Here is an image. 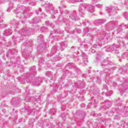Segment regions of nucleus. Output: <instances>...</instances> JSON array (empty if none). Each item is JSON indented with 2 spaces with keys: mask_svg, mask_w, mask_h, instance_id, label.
Instances as JSON below:
<instances>
[{
  "mask_svg": "<svg viewBox=\"0 0 128 128\" xmlns=\"http://www.w3.org/2000/svg\"><path fill=\"white\" fill-rule=\"evenodd\" d=\"M70 18L73 20H76V12H71L70 16Z\"/></svg>",
  "mask_w": 128,
  "mask_h": 128,
  "instance_id": "nucleus-10",
  "label": "nucleus"
},
{
  "mask_svg": "<svg viewBox=\"0 0 128 128\" xmlns=\"http://www.w3.org/2000/svg\"><path fill=\"white\" fill-rule=\"evenodd\" d=\"M12 31L10 29H8L4 32V34L6 36H10V34H12Z\"/></svg>",
  "mask_w": 128,
  "mask_h": 128,
  "instance_id": "nucleus-13",
  "label": "nucleus"
},
{
  "mask_svg": "<svg viewBox=\"0 0 128 128\" xmlns=\"http://www.w3.org/2000/svg\"><path fill=\"white\" fill-rule=\"evenodd\" d=\"M46 29H45V28H44V27H42L41 28V31L42 32H44V30H45Z\"/></svg>",
  "mask_w": 128,
  "mask_h": 128,
  "instance_id": "nucleus-29",
  "label": "nucleus"
},
{
  "mask_svg": "<svg viewBox=\"0 0 128 128\" xmlns=\"http://www.w3.org/2000/svg\"><path fill=\"white\" fill-rule=\"evenodd\" d=\"M118 24V22L116 21H111L108 24L106 25V26L107 28H110V30H112L114 28V26H116Z\"/></svg>",
  "mask_w": 128,
  "mask_h": 128,
  "instance_id": "nucleus-6",
  "label": "nucleus"
},
{
  "mask_svg": "<svg viewBox=\"0 0 128 128\" xmlns=\"http://www.w3.org/2000/svg\"><path fill=\"white\" fill-rule=\"evenodd\" d=\"M101 66L103 68H108L110 66H112V62L107 58L101 62Z\"/></svg>",
  "mask_w": 128,
  "mask_h": 128,
  "instance_id": "nucleus-4",
  "label": "nucleus"
},
{
  "mask_svg": "<svg viewBox=\"0 0 128 128\" xmlns=\"http://www.w3.org/2000/svg\"><path fill=\"white\" fill-rule=\"evenodd\" d=\"M41 2L44 0V3L42 4L46 7V10L47 12H50V14H54V12H58V10L56 9H54L52 5L50 4L48 2L46 1V0H40Z\"/></svg>",
  "mask_w": 128,
  "mask_h": 128,
  "instance_id": "nucleus-2",
  "label": "nucleus"
},
{
  "mask_svg": "<svg viewBox=\"0 0 128 128\" xmlns=\"http://www.w3.org/2000/svg\"><path fill=\"white\" fill-rule=\"evenodd\" d=\"M126 67L127 72H128V63L126 64Z\"/></svg>",
  "mask_w": 128,
  "mask_h": 128,
  "instance_id": "nucleus-32",
  "label": "nucleus"
},
{
  "mask_svg": "<svg viewBox=\"0 0 128 128\" xmlns=\"http://www.w3.org/2000/svg\"><path fill=\"white\" fill-rule=\"evenodd\" d=\"M96 7L98 8H102V4H97L96 5Z\"/></svg>",
  "mask_w": 128,
  "mask_h": 128,
  "instance_id": "nucleus-23",
  "label": "nucleus"
},
{
  "mask_svg": "<svg viewBox=\"0 0 128 128\" xmlns=\"http://www.w3.org/2000/svg\"><path fill=\"white\" fill-rule=\"evenodd\" d=\"M65 14H70V11L66 10L64 12Z\"/></svg>",
  "mask_w": 128,
  "mask_h": 128,
  "instance_id": "nucleus-30",
  "label": "nucleus"
},
{
  "mask_svg": "<svg viewBox=\"0 0 128 128\" xmlns=\"http://www.w3.org/2000/svg\"><path fill=\"white\" fill-rule=\"evenodd\" d=\"M33 24H38V22H36V21H34L32 22Z\"/></svg>",
  "mask_w": 128,
  "mask_h": 128,
  "instance_id": "nucleus-33",
  "label": "nucleus"
},
{
  "mask_svg": "<svg viewBox=\"0 0 128 128\" xmlns=\"http://www.w3.org/2000/svg\"><path fill=\"white\" fill-rule=\"evenodd\" d=\"M52 72H46V75L48 76H50Z\"/></svg>",
  "mask_w": 128,
  "mask_h": 128,
  "instance_id": "nucleus-26",
  "label": "nucleus"
},
{
  "mask_svg": "<svg viewBox=\"0 0 128 128\" xmlns=\"http://www.w3.org/2000/svg\"><path fill=\"white\" fill-rule=\"evenodd\" d=\"M93 47L94 48H100L102 47V44H94L93 46Z\"/></svg>",
  "mask_w": 128,
  "mask_h": 128,
  "instance_id": "nucleus-19",
  "label": "nucleus"
},
{
  "mask_svg": "<svg viewBox=\"0 0 128 128\" xmlns=\"http://www.w3.org/2000/svg\"><path fill=\"white\" fill-rule=\"evenodd\" d=\"M52 60V61L56 62H58V60H60V58L58 56H56L55 57L53 58Z\"/></svg>",
  "mask_w": 128,
  "mask_h": 128,
  "instance_id": "nucleus-18",
  "label": "nucleus"
},
{
  "mask_svg": "<svg viewBox=\"0 0 128 128\" xmlns=\"http://www.w3.org/2000/svg\"><path fill=\"white\" fill-rule=\"evenodd\" d=\"M57 50H58V48L54 46L52 48L51 52L52 54H56V52Z\"/></svg>",
  "mask_w": 128,
  "mask_h": 128,
  "instance_id": "nucleus-15",
  "label": "nucleus"
},
{
  "mask_svg": "<svg viewBox=\"0 0 128 128\" xmlns=\"http://www.w3.org/2000/svg\"><path fill=\"white\" fill-rule=\"evenodd\" d=\"M106 22V20L105 19L104 20L97 19L94 20V24H96V26H100V24H104Z\"/></svg>",
  "mask_w": 128,
  "mask_h": 128,
  "instance_id": "nucleus-7",
  "label": "nucleus"
},
{
  "mask_svg": "<svg viewBox=\"0 0 128 128\" xmlns=\"http://www.w3.org/2000/svg\"><path fill=\"white\" fill-rule=\"evenodd\" d=\"M69 2L72 4H76V2H82V0H68Z\"/></svg>",
  "mask_w": 128,
  "mask_h": 128,
  "instance_id": "nucleus-16",
  "label": "nucleus"
},
{
  "mask_svg": "<svg viewBox=\"0 0 128 128\" xmlns=\"http://www.w3.org/2000/svg\"><path fill=\"white\" fill-rule=\"evenodd\" d=\"M30 74H32V76L36 74V66H33L30 68Z\"/></svg>",
  "mask_w": 128,
  "mask_h": 128,
  "instance_id": "nucleus-9",
  "label": "nucleus"
},
{
  "mask_svg": "<svg viewBox=\"0 0 128 128\" xmlns=\"http://www.w3.org/2000/svg\"><path fill=\"white\" fill-rule=\"evenodd\" d=\"M118 110V108H116V110Z\"/></svg>",
  "mask_w": 128,
  "mask_h": 128,
  "instance_id": "nucleus-42",
  "label": "nucleus"
},
{
  "mask_svg": "<svg viewBox=\"0 0 128 128\" xmlns=\"http://www.w3.org/2000/svg\"><path fill=\"white\" fill-rule=\"evenodd\" d=\"M2 22V18H0V22Z\"/></svg>",
  "mask_w": 128,
  "mask_h": 128,
  "instance_id": "nucleus-35",
  "label": "nucleus"
},
{
  "mask_svg": "<svg viewBox=\"0 0 128 128\" xmlns=\"http://www.w3.org/2000/svg\"><path fill=\"white\" fill-rule=\"evenodd\" d=\"M84 32H85V34H87L88 33V32H86V30H84Z\"/></svg>",
  "mask_w": 128,
  "mask_h": 128,
  "instance_id": "nucleus-40",
  "label": "nucleus"
},
{
  "mask_svg": "<svg viewBox=\"0 0 128 128\" xmlns=\"http://www.w3.org/2000/svg\"><path fill=\"white\" fill-rule=\"evenodd\" d=\"M125 26L126 28H128V24L125 25Z\"/></svg>",
  "mask_w": 128,
  "mask_h": 128,
  "instance_id": "nucleus-36",
  "label": "nucleus"
},
{
  "mask_svg": "<svg viewBox=\"0 0 128 128\" xmlns=\"http://www.w3.org/2000/svg\"><path fill=\"white\" fill-rule=\"evenodd\" d=\"M37 48L39 52H44V50H46V45L41 44L40 46Z\"/></svg>",
  "mask_w": 128,
  "mask_h": 128,
  "instance_id": "nucleus-12",
  "label": "nucleus"
},
{
  "mask_svg": "<svg viewBox=\"0 0 128 128\" xmlns=\"http://www.w3.org/2000/svg\"><path fill=\"white\" fill-rule=\"evenodd\" d=\"M102 40H104V38H102Z\"/></svg>",
  "mask_w": 128,
  "mask_h": 128,
  "instance_id": "nucleus-46",
  "label": "nucleus"
},
{
  "mask_svg": "<svg viewBox=\"0 0 128 128\" xmlns=\"http://www.w3.org/2000/svg\"><path fill=\"white\" fill-rule=\"evenodd\" d=\"M99 56H100V54H97V56H96V58L98 60V58Z\"/></svg>",
  "mask_w": 128,
  "mask_h": 128,
  "instance_id": "nucleus-31",
  "label": "nucleus"
},
{
  "mask_svg": "<svg viewBox=\"0 0 128 128\" xmlns=\"http://www.w3.org/2000/svg\"><path fill=\"white\" fill-rule=\"evenodd\" d=\"M42 40V35H40L38 37V40Z\"/></svg>",
  "mask_w": 128,
  "mask_h": 128,
  "instance_id": "nucleus-24",
  "label": "nucleus"
},
{
  "mask_svg": "<svg viewBox=\"0 0 128 128\" xmlns=\"http://www.w3.org/2000/svg\"><path fill=\"white\" fill-rule=\"evenodd\" d=\"M92 52L94 53V51H92Z\"/></svg>",
  "mask_w": 128,
  "mask_h": 128,
  "instance_id": "nucleus-44",
  "label": "nucleus"
},
{
  "mask_svg": "<svg viewBox=\"0 0 128 128\" xmlns=\"http://www.w3.org/2000/svg\"><path fill=\"white\" fill-rule=\"evenodd\" d=\"M61 116H62V115Z\"/></svg>",
  "mask_w": 128,
  "mask_h": 128,
  "instance_id": "nucleus-47",
  "label": "nucleus"
},
{
  "mask_svg": "<svg viewBox=\"0 0 128 128\" xmlns=\"http://www.w3.org/2000/svg\"><path fill=\"white\" fill-rule=\"evenodd\" d=\"M36 98H35V100H35V102H38V101H36Z\"/></svg>",
  "mask_w": 128,
  "mask_h": 128,
  "instance_id": "nucleus-41",
  "label": "nucleus"
},
{
  "mask_svg": "<svg viewBox=\"0 0 128 128\" xmlns=\"http://www.w3.org/2000/svg\"><path fill=\"white\" fill-rule=\"evenodd\" d=\"M52 128H54V126L52 125Z\"/></svg>",
  "mask_w": 128,
  "mask_h": 128,
  "instance_id": "nucleus-43",
  "label": "nucleus"
},
{
  "mask_svg": "<svg viewBox=\"0 0 128 128\" xmlns=\"http://www.w3.org/2000/svg\"><path fill=\"white\" fill-rule=\"evenodd\" d=\"M112 94V91H108L106 94V96H110Z\"/></svg>",
  "mask_w": 128,
  "mask_h": 128,
  "instance_id": "nucleus-20",
  "label": "nucleus"
},
{
  "mask_svg": "<svg viewBox=\"0 0 128 128\" xmlns=\"http://www.w3.org/2000/svg\"><path fill=\"white\" fill-rule=\"evenodd\" d=\"M98 0H92V2H97Z\"/></svg>",
  "mask_w": 128,
  "mask_h": 128,
  "instance_id": "nucleus-37",
  "label": "nucleus"
},
{
  "mask_svg": "<svg viewBox=\"0 0 128 128\" xmlns=\"http://www.w3.org/2000/svg\"><path fill=\"white\" fill-rule=\"evenodd\" d=\"M26 46H32L33 43H32V40H30L28 41V42H27L26 44Z\"/></svg>",
  "mask_w": 128,
  "mask_h": 128,
  "instance_id": "nucleus-17",
  "label": "nucleus"
},
{
  "mask_svg": "<svg viewBox=\"0 0 128 128\" xmlns=\"http://www.w3.org/2000/svg\"><path fill=\"white\" fill-rule=\"evenodd\" d=\"M68 47V44L66 42H62L60 44V50H64L66 48Z\"/></svg>",
  "mask_w": 128,
  "mask_h": 128,
  "instance_id": "nucleus-11",
  "label": "nucleus"
},
{
  "mask_svg": "<svg viewBox=\"0 0 128 128\" xmlns=\"http://www.w3.org/2000/svg\"><path fill=\"white\" fill-rule=\"evenodd\" d=\"M26 82H28V84L29 82H30V81H28V79H26Z\"/></svg>",
  "mask_w": 128,
  "mask_h": 128,
  "instance_id": "nucleus-34",
  "label": "nucleus"
},
{
  "mask_svg": "<svg viewBox=\"0 0 128 128\" xmlns=\"http://www.w3.org/2000/svg\"><path fill=\"white\" fill-rule=\"evenodd\" d=\"M32 30H28V28L20 29L19 31V34L20 36H28V34H30Z\"/></svg>",
  "mask_w": 128,
  "mask_h": 128,
  "instance_id": "nucleus-5",
  "label": "nucleus"
},
{
  "mask_svg": "<svg viewBox=\"0 0 128 128\" xmlns=\"http://www.w3.org/2000/svg\"><path fill=\"white\" fill-rule=\"evenodd\" d=\"M104 72H106V74L108 72V71H106V69L104 70Z\"/></svg>",
  "mask_w": 128,
  "mask_h": 128,
  "instance_id": "nucleus-39",
  "label": "nucleus"
},
{
  "mask_svg": "<svg viewBox=\"0 0 128 128\" xmlns=\"http://www.w3.org/2000/svg\"><path fill=\"white\" fill-rule=\"evenodd\" d=\"M124 81V83L122 84V86H124V90H128V78L124 80V78H122Z\"/></svg>",
  "mask_w": 128,
  "mask_h": 128,
  "instance_id": "nucleus-8",
  "label": "nucleus"
},
{
  "mask_svg": "<svg viewBox=\"0 0 128 128\" xmlns=\"http://www.w3.org/2000/svg\"><path fill=\"white\" fill-rule=\"evenodd\" d=\"M92 52L94 53V51H92Z\"/></svg>",
  "mask_w": 128,
  "mask_h": 128,
  "instance_id": "nucleus-45",
  "label": "nucleus"
},
{
  "mask_svg": "<svg viewBox=\"0 0 128 128\" xmlns=\"http://www.w3.org/2000/svg\"><path fill=\"white\" fill-rule=\"evenodd\" d=\"M85 10H88L89 12H94V6L92 4H82L79 7V14L84 18V14Z\"/></svg>",
  "mask_w": 128,
  "mask_h": 128,
  "instance_id": "nucleus-1",
  "label": "nucleus"
},
{
  "mask_svg": "<svg viewBox=\"0 0 128 128\" xmlns=\"http://www.w3.org/2000/svg\"><path fill=\"white\" fill-rule=\"evenodd\" d=\"M77 32H78V34H80V33L82 32V30H80V29H78V30H77Z\"/></svg>",
  "mask_w": 128,
  "mask_h": 128,
  "instance_id": "nucleus-28",
  "label": "nucleus"
},
{
  "mask_svg": "<svg viewBox=\"0 0 128 128\" xmlns=\"http://www.w3.org/2000/svg\"><path fill=\"white\" fill-rule=\"evenodd\" d=\"M83 24L86 26V22H83Z\"/></svg>",
  "mask_w": 128,
  "mask_h": 128,
  "instance_id": "nucleus-38",
  "label": "nucleus"
},
{
  "mask_svg": "<svg viewBox=\"0 0 128 128\" xmlns=\"http://www.w3.org/2000/svg\"><path fill=\"white\" fill-rule=\"evenodd\" d=\"M20 12L26 16V14H28V9L24 6H20L18 8L17 11L16 10H14L15 14H19Z\"/></svg>",
  "mask_w": 128,
  "mask_h": 128,
  "instance_id": "nucleus-3",
  "label": "nucleus"
},
{
  "mask_svg": "<svg viewBox=\"0 0 128 128\" xmlns=\"http://www.w3.org/2000/svg\"><path fill=\"white\" fill-rule=\"evenodd\" d=\"M115 112H116L115 111Z\"/></svg>",
  "mask_w": 128,
  "mask_h": 128,
  "instance_id": "nucleus-48",
  "label": "nucleus"
},
{
  "mask_svg": "<svg viewBox=\"0 0 128 128\" xmlns=\"http://www.w3.org/2000/svg\"><path fill=\"white\" fill-rule=\"evenodd\" d=\"M33 84H34V86H40V82H33Z\"/></svg>",
  "mask_w": 128,
  "mask_h": 128,
  "instance_id": "nucleus-21",
  "label": "nucleus"
},
{
  "mask_svg": "<svg viewBox=\"0 0 128 128\" xmlns=\"http://www.w3.org/2000/svg\"><path fill=\"white\" fill-rule=\"evenodd\" d=\"M36 14H38L40 13V12H42V10H40V9H38V10H36Z\"/></svg>",
  "mask_w": 128,
  "mask_h": 128,
  "instance_id": "nucleus-27",
  "label": "nucleus"
},
{
  "mask_svg": "<svg viewBox=\"0 0 128 128\" xmlns=\"http://www.w3.org/2000/svg\"><path fill=\"white\" fill-rule=\"evenodd\" d=\"M124 18L126 20H128V12H125L124 14Z\"/></svg>",
  "mask_w": 128,
  "mask_h": 128,
  "instance_id": "nucleus-22",
  "label": "nucleus"
},
{
  "mask_svg": "<svg viewBox=\"0 0 128 128\" xmlns=\"http://www.w3.org/2000/svg\"><path fill=\"white\" fill-rule=\"evenodd\" d=\"M115 10H116V8L114 7H112L111 8H107L106 9L108 12H109V14L114 12Z\"/></svg>",
  "mask_w": 128,
  "mask_h": 128,
  "instance_id": "nucleus-14",
  "label": "nucleus"
},
{
  "mask_svg": "<svg viewBox=\"0 0 128 128\" xmlns=\"http://www.w3.org/2000/svg\"><path fill=\"white\" fill-rule=\"evenodd\" d=\"M122 27H124V26H120L118 30V32H122Z\"/></svg>",
  "mask_w": 128,
  "mask_h": 128,
  "instance_id": "nucleus-25",
  "label": "nucleus"
}]
</instances>
